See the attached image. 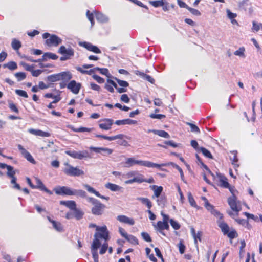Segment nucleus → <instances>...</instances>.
<instances>
[{
	"instance_id": "nucleus-51",
	"label": "nucleus",
	"mask_w": 262,
	"mask_h": 262,
	"mask_svg": "<svg viewBox=\"0 0 262 262\" xmlns=\"http://www.w3.org/2000/svg\"><path fill=\"white\" fill-rule=\"evenodd\" d=\"M15 76L17 78L18 81L25 79L26 77V75L24 72H17L15 74Z\"/></svg>"
},
{
	"instance_id": "nucleus-61",
	"label": "nucleus",
	"mask_w": 262,
	"mask_h": 262,
	"mask_svg": "<svg viewBox=\"0 0 262 262\" xmlns=\"http://www.w3.org/2000/svg\"><path fill=\"white\" fill-rule=\"evenodd\" d=\"M149 117L152 119H162L166 118V116L163 114H151L149 115Z\"/></svg>"
},
{
	"instance_id": "nucleus-38",
	"label": "nucleus",
	"mask_w": 262,
	"mask_h": 262,
	"mask_svg": "<svg viewBox=\"0 0 262 262\" xmlns=\"http://www.w3.org/2000/svg\"><path fill=\"white\" fill-rule=\"evenodd\" d=\"M73 195H77L79 196L81 198H86V192L81 189H73L72 190Z\"/></svg>"
},
{
	"instance_id": "nucleus-6",
	"label": "nucleus",
	"mask_w": 262,
	"mask_h": 262,
	"mask_svg": "<svg viewBox=\"0 0 262 262\" xmlns=\"http://www.w3.org/2000/svg\"><path fill=\"white\" fill-rule=\"evenodd\" d=\"M228 203L231 208V209L235 212V215L237 216L238 215V212L241 210L242 208L239 203V202H237V198L234 194H233L232 196L229 197L228 199ZM228 214L230 216L234 218V214L232 212H229Z\"/></svg>"
},
{
	"instance_id": "nucleus-53",
	"label": "nucleus",
	"mask_w": 262,
	"mask_h": 262,
	"mask_svg": "<svg viewBox=\"0 0 262 262\" xmlns=\"http://www.w3.org/2000/svg\"><path fill=\"white\" fill-rule=\"evenodd\" d=\"M231 153L233 155V157H230V160L232 161V164L233 165H236V163L238 162L237 151H232L231 152Z\"/></svg>"
},
{
	"instance_id": "nucleus-13",
	"label": "nucleus",
	"mask_w": 262,
	"mask_h": 262,
	"mask_svg": "<svg viewBox=\"0 0 262 262\" xmlns=\"http://www.w3.org/2000/svg\"><path fill=\"white\" fill-rule=\"evenodd\" d=\"M99 127L100 129L108 130L112 128L114 120L111 118H104L100 120Z\"/></svg>"
},
{
	"instance_id": "nucleus-30",
	"label": "nucleus",
	"mask_w": 262,
	"mask_h": 262,
	"mask_svg": "<svg viewBox=\"0 0 262 262\" xmlns=\"http://www.w3.org/2000/svg\"><path fill=\"white\" fill-rule=\"evenodd\" d=\"M68 127L75 132H91L93 130V128H87L84 127L76 128L72 125H69Z\"/></svg>"
},
{
	"instance_id": "nucleus-11",
	"label": "nucleus",
	"mask_w": 262,
	"mask_h": 262,
	"mask_svg": "<svg viewBox=\"0 0 262 262\" xmlns=\"http://www.w3.org/2000/svg\"><path fill=\"white\" fill-rule=\"evenodd\" d=\"M55 193L57 195H73V189L67 186H58L53 189Z\"/></svg>"
},
{
	"instance_id": "nucleus-47",
	"label": "nucleus",
	"mask_w": 262,
	"mask_h": 262,
	"mask_svg": "<svg viewBox=\"0 0 262 262\" xmlns=\"http://www.w3.org/2000/svg\"><path fill=\"white\" fill-rule=\"evenodd\" d=\"M86 14L88 19L91 22V26H93L95 24L94 13L91 12L89 10H87Z\"/></svg>"
},
{
	"instance_id": "nucleus-33",
	"label": "nucleus",
	"mask_w": 262,
	"mask_h": 262,
	"mask_svg": "<svg viewBox=\"0 0 262 262\" xmlns=\"http://www.w3.org/2000/svg\"><path fill=\"white\" fill-rule=\"evenodd\" d=\"M73 211L74 217H75L77 220H80L82 218L84 215V212L80 209L76 207L73 210Z\"/></svg>"
},
{
	"instance_id": "nucleus-34",
	"label": "nucleus",
	"mask_w": 262,
	"mask_h": 262,
	"mask_svg": "<svg viewBox=\"0 0 262 262\" xmlns=\"http://www.w3.org/2000/svg\"><path fill=\"white\" fill-rule=\"evenodd\" d=\"M166 164L167 165L166 166L171 165L173 167L176 168L179 171V172L180 173V176H181V180L183 182H184L185 183H186V181H185L184 175V173H183V170L179 165H178L177 164H175L174 163H172V162H170V163H167Z\"/></svg>"
},
{
	"instance_id": "nucleus-20",
	"label": "nucleus",
	"mask_w": 262,
	"mask_h": 262,
	"mask_svg": "<svg viewBox=\"0 0 262 262\" xmlns=\"http://www.w3.org/2000/svg\"><path fill=\"white\" fill-rule=\"evenodd\" d=\"M84 187L87 190V191L91 193L94 194L96 196L101 198L102 199H105L106 200H108L109 199L108 196H105L103 195H101L100 193L98 191H97L94 188L92 187L91 186H90L88 184H84L83 185Z\"/></svg>"
},
{
	"instance_id": "nucleus-5",
	"label": "nucleus",
	"mask_w": 262,
	"mask_h": 262,
	"mask_svg": "<svg viewBox=\"0 0 262 262\" xmlns=\"http://www.w3.org/2000/svg\"><path fill=\"white\" fill-rule=\"evenodd\" d=\"M218 225L223 234L227 235L231 241L238 237V235L236 231L232 228L230 230L229 226L224 221L219 222Z\"/></svg>"
},
{
	"instance_id": "nucleus-12",
	"label": "nucleus",
	"mask_w": 262,
	"mask_h": 262,
	"mask_svg": "<svg viewBox=\"0 0 262 262\" xmlns=\"http://www.w3.org/2000/svg\"><path fill=\"white\" fill-rule=\"evenodd\" d=\"M217 181L220 183L219 186L223 188H228L232 193V191L230 185L228 182L227 178L223 174L220 173H216Z\"/></svg>"
},
{
	"instance_id": "nucleus-63",
	"label": "nucleus",
	"mask_w": 262,
	"mask_h": 262,
	"mask_svg": "<svg viewBox=\"0 0 262 262\" xmlns=\"http://www.w3.org/2000/svg\"><path fill=\"white\" fill-rule=\"evenodd\" d=\"M210 212L212 214L219 218L220 220H222L223 218V215L215 209H214Z\"/></svg>"
},
{
	"instance_id": "nucleus-18",
	"label": "nucleus",
	"mask_w": 262,
	"mask_h": 262,
	"mask_svg": "<svg viewBox=\"0 0 262 262\" xmlns=\"http://www.w3.org/2000/svg\"><path fill=\"white\" fill-rule=\"evenodd\" d=\"M58 53L62 55H66V56L69 57L70 58L73 56L74 54L73 49L71 48L67 49L64 46H61L59 48Z\"/></svg>"
},
{
	"instance_id": "nucleus-45",
	"label": "nucleus",
	"mask_w": 262,
	"mask_h": 262,
	"mask_svg": "<svg viewBox=\"0 0 262 262\" xmlns=\"http://www.w3.org/2000/svg\"><path fill=\"white\" fill-rule=\"evenodd\" d=\"M196 158L199 161L200 164L203 167V168L208 172L209 173H210L213 177H214V174L211 172V171L210 170V169L208 167V166L205 164L201 160V159L199 158V156L196 155Z\"/></svg>"
},
{
	"instance_id": "nucleus-23",
	"label": "nucleus",
	"mask_w": 262,
	"mask_h": 262,
	"mask_svg": "<svg viewBox=\"0 0 262 262\" xmlns=\"http://www.w3.org/2000/svg\"><path fill=\"white\" fill-rule=\"evenodd\" d=\"M157 226L160 232L163 235H165V233L162 231L165 229L168 230L169 229V226L168 223L163 222L159 221L157 223Z\"/></svg>"
},
{
	"instance_id": "nucleus-25",
	"label": "nucleus",
	"mask_w": 262,
	"mask_h": 262,
	"mask_svg": "<svg viewBox=\"0 0 262 262\" xmlns=\"http://www.w3.org/2000/svg\"><path fill=\"white\" fill-rule=\"evenodd\" d=\"M150 187L154 192V194L152 196V198L154 199L155 197L159 198L163 191V187L161 186H158L157 185H152L150 186Z\"/></svg>"
},
{
	"instance_id": "nucleus-46",
	"label": "nucleus",
	"mask_w": 262,
	"mask_h": 262,
	"mask_svg": "<svg viewBox=\"0 0 262 262\" xmlns=\"http://www.w3.org/2000/svg\"><path fill=\"white\" fill-rule=\"evenodd\" d=\"M202 199L205 201V207L207 210L211 212L214 209V206L209 203L208 200L205 197H202Z\"/></svg>"
},
{
	"instance_id": "nucleus-37",
	"label": "nucleus",
	"mask_w": 262,
	"mask_h": 262,
	"mask_svg": "<svg viewBox=\"0 0 262 262\" xmlns=\"http://www.w3.org/2000/svg\"><path fill=\"white\" fill-rule=\"evenodd\" d=\"M105 186L106 188L109 189L112 191H119L121 188L119 186L111 183L106 184Z\"/></svg>"
},
{
	"instance_id": "nucleus-64",
	"label": "nucleus",
	"mask_w": 262,
	"mask_h": 262,
	"mask_svg": "<svg viewBox=\"0 0 262 262\" xmlns=\"http://www.w3.org/2000/svg\"><path fill=\"white\" fill-rule=\"evenodd\" d=\"M188 11H189V12L193 15H195V16H200L201 15V13L200 12L197 10V9H194V8H192L191 7H189V8H188V9H187Z\"/></svg>"
},
{
	"instance_id": "nucleus-36",
	"label": "nucleus",
	"mask_w": 262,
	"mask_h": 262,
	"mask_svg": "<svg viewBox=\"0 0 262 262\" xmlns=\"http://www.w3.org/2000/svg\"><path fill=\"white\" fill-rule=\"evenodd\" d=\"M155 134L158 135L160 137H163L165 138H169L170 137L169 135L167 132L163 130H151Z\"/></svg>"
},
{
	"instance_id": "nucleus-28",
	"label": "nucleus",
	"mask_w": 262,
	"mask_h": 262,
	"mask_svg": "<svg viewBox=\"0 0 262 262\" xmlns=\"http://www.w3.org/2000/svg\"><path fill=\"white\" fill-rule=\"evenodd\" d=\"M137 123V121L133 120L130 119H125L123 120H118L115 122V124L117 125H125V124H135Z\"/></svg>"
},
{
	"instance_id": "nucleus-54",
	"label": "nucleus",
	"mask_w": 262,
	"mask_h": 262,
	"mask_svg": "<svg viewBox=\"0 0 262 262\" xmlns=\"http://www.w3.org/2000/svg\"><path fill=\"white\" fill-rule=\"evenodd\" d=\"M9 107L12 112L16 113H19V110L17 106L12 101L9 102Z\"/></svg>"
},
{
	"instance_id": "nucleus-56",
	"label": "nucleus",
	"mask_w": 262,
	"mask_h": 262,
	"mask_svg": "<svg viewBox=\"0 0 262 262\" xmlns=\"http://www.w3.org/2000/svg\"><path fill=\"white\" fill-rule=\"evenodd\" d=\"M95 137L97 138H102L108 141H112L115 140V136H107L103 135L96 134Z\"/></svg>"
},
{
	"instance_id": "nucleus-2",
	"label": "nucleus",
	"mask_w": 262,
	"mask_h": 262,
	"mask_svg": "<svg viewBox=\"0 0 262 262\" xmlns=\"http://www.w3.org/2000/svg\"><path fill=\"white\" fill-rule=\"evenodd\" d=\"M86 199L88 202L93 205L91 209L92 214L95 215H101L103 213L104 210L106 207L104 204L93 197L89 196L86 198Z\"/></svg>"
},
{
	"instance_id": "nucleus-42",
	"label": "nucleus",
	"mask_w": 262,
	"mask_h": 262,
	"mask_svg": "<svg viewBox=\"0 0 262 262\" xmlns=\"http://www.w3.org/2000/svg\"><path fill=\"white\" fill-rule=\"evenodd\" d=\"M11 46L14 50H18L21 47V43L19 40L16 39H13L11 43Z\"/></svg>"
},
{
	"instance_id": "nucleus-15",
	"label": "nucleus",
	"mask_w": 262,
	"mask_h": 262,
	"mask_svg": "<svg viewBox=\"0 0 262 262\" xmlns=\"http://www.w3.org/2000/svg\"><path fill=\"white\" fill-rule=\"evenodd\" d=\"M80 45L85 48L88 51L94 52L95 53L100 54L101 53V50L98 47L92 45L90 42L84 41L81 42Z\"/></svg>"
},
{
	"instance_id": "nucleus-62",
	"label": "nucleus",
	"mask_w": 262,
	"mask_h": 262,
	"mask_svg": "<svg viewBox=\"0 0 262 262\" xmlns=\"http://www.w3.org/2000/svg\"><path fill=\"white\" fill-rule=\"evenodd\" d=\"M141 236L144 240L147 242H151V238L149 235V234L145 232H143L141 233Z\"/></svg>"
},
{
	"instance_id": "nucleus-49",
	"label": "nucleus",
	"mask_w": 262,
	"mask_h": 262,
	"mask_svg": "<svg viewBox=\"0 0 262 262\" xmlns=\"http://www.w3.org/2000/svg\"><path fill=\"white\" fill-rule=\"evenodd\" d=\"M43 57H46L47 58L52 59L53 60H56L58 59V56L55 54L47 52L43 54Z\"/></svg>"
},
{
	"instance_id": "nucleus-59",
	"label": "nucleus",
	"mask_w": 262,
	"mask_h": 262,
	"mask_svg": "<svg viewBox=\"0 0 262 262\" xmlns=\"http://www.w3.org/2000/svg\"><path fill=\"white\" fill-rule=\"evenodd\" d=\"M15 93L19 95V96L23 97L24 98H28V95L27 92L25 91L17 89L15 90Z\"/></svg>"
},
{
	"instance_id": "nucleus-58",
	"label": "nucleus",
	"mask_w": 262,
	"mask_h": 262,
	"mask_svg": "<svg viewBox=\"0 0 262 262\" xmlns=\"http://www.w3.org/2000/svg\"><path fill=\"white\" fill-rule=\"evenodd\" d=\"M115 79L116 80L118 84L122 87L127 88L129 86V83L126 81L122 80L117 78H115Z\"/></svg>"
},
{
	"instance_id": "nucleus-9",
	"label": "nucleus",
	"mask_w": 262,
	"mask_h": 262,
	"mask_svg": "<svg viewBox=\"0 0 262 262\" xmlns=\"http://www.w3.org/2000/svg\"><path fill=\"white\" fill-rule=\"evenodd\" d=\"M66 154L74 159L81 160L83 158L91 157L89 152L87 150L77 151L75 150H66Z\"/></svg>"
},
{
	"instance_id": "nucleus-16",
	"label": "nucleus",
	"mask_w": 262,
	"mask_h": 262,
	"mask_svg": "<svg viewBox=\"0 0 262 262\" xmlns=\"http://www.w3.org/2000/svg\"><path fill=\"white\" fill-rule=\"evenodd\" d=\"M81 86L80 83H77L74 80H71L67 85V88L75 94H77L79 92Z\"/></svg>"
},
{
	"instance_id": "nucleus-14",
	"label": "nucleus",
	"mask_w": 262,
	"mask_h": 262,
	"mask_svg": "<svg viewBox=\"0 0 262 262\" xmlns=\"http://www.w3.org/2000/svg\"><path fill=\"white\" fill-rule=\"evenodd\" d=\"M101 246V243L100 241L98 240L97 238L94 239L92 246V253L93 257L94 258V262L98 261V254L97 253V249Z\"/></svg>"
},
{
	"instance_id": "nucleus-17",
	"label": "nucleus",
	"mask_w": 262,
	"mask_h": 262,
	"mask_svg": "<svg viewBox=\"0 0 262 262\" xmlns=\"http://www.w3.org/2000/svg\"><path fill=\"white\" fill-rule=\"evenodd\" d=\"M18 148L20 151L21 154L30 163L32 164H35L36 161L33 158L30 152H29L26 149H25L23 146L19 144L18 145Z\"/></svg>"
},
{
	"instance_id": "nucleus-22",
	"label": "nucleus",
	"mask_w": 262,
	"mask_h": 262,
	"mask_svg": "<svg viewBox=\"0 0 262 262\" xmlns=\"http://www.w3.org/2000/svg\"><path fill=\"white\" fill-rule=\"evenodd\" d=\"M117 219L120 222L127 224L129 225H133L135 224V221L133 219L128 217L124 215H118Z\"/></svg>"
},
{
	"instance_id": "nucleus-57",
	"label": "nucleus",
	"mask_w": 262,
	"mask_h": 262,
	"mask_svg": "<svg viewBox=\"0 0 262 262\" xmlns=\"http://www.w3.org/2000/svg\"><path fill=\"white\" fill-rule=\"evenodd\" d=\"M137 176L134 177V179L135 180V182H137L138 183H141L142 182H144L145 178H144V176L140 174L138 172L137 174Z\"/></svg>"
},
{
	"instance_id": "nucleus-41",
	"label": "nucleus",
	"mask_w": 262,
	"mask_h": 262,
	"mask_svg": "<svg viewBox=\"0 0 262 262\" xmlns=\"http://www.w3.org/2000/svg\"><path fill=\"white\" fill-rule=\"evenodd\" d=\"M188 199L190 204L192 207L199 209V206H198L195 201L193 198V196L191 193H189L188 194Z\"/></svg>"
},
{
	"instance_id": "nucleus-26",
	"label": "nucleus",
	"mask_w": 262,
	"mask_h": 262,
	"mask_svg": "<svg viewBox=\"0 0 262 262\" xmlns=\"http://www.w3.org/2000/svg\"><path fill=\"white\" fill-rule=\"evenodd\" d=\"M60 204L64 205L71 210H73L76 207V204L74 201H60Z\"/></svg>"
},
{
	"instance_id": "nucleus-43",
	"label": "nucleus",
	"mask_w": 262,
	"mask_h": 262,
	"mask_svg": "<svg viewBox=\"0 0 262 262\" xmlns=\"http://www.w3.org/2000/svg\"><path fill=\"white\" fill-rule=\"evenodd\" d=\"M90 149L96 153H101L102 150H105L106 152H109L111 150L106 149L105 147H90Z\"/></svg>"
},
{
	"instance_id": "nucleus-40",
	"label": "nucleus",
	"mask_w": 262,
	"mask_h": 262,
	"mask_svg": "<svg viewBox=\"0 0 262 262\" xmlns=\"http://www.w3.org/2000/svg\"><path fill=\"white\" fill-rule=\"evenodd\" d=\"M125 239L129 242L130 244L134 245H137L139 244V242L138 239L132 235H128L127 237L125 238Z\"/></svg>"
},
{
	"instance_id": "nucleus-52",
	"label": "nucleus",
	"mask_w": 262,
	"mask_h": 262,
	"mask_svg": "<svg viewBox=\"0 0 262 262\" xmlns=\"http://www.w3.org/2000/svg\"><path fill=\"white\" fill-rule=\"evenodd\" d=\"M169 222L170 223L171 226L174 229L178 230L180 228V225L178 222L174 221L173 219H170L169 220Z\"/></svg>"
},
{
	"instance_id": "nucleus-21",
	"label": "nucleus",
	"mask_w": 262,
	"mask_h": 262,
	"mask_svg": "<svg viewBox=\"0 0 262 262\" xmlns=\"http://www.w3.org/2000/svg\"><path fill=\"white\" fill-rule=\"evenodd\" d=\"M28 132L30 134L37 136L48 137L51 136L50 133L42 131L40 129H35L33 128H30L28 130Z\"/></svg>"
},
{
	"instance_id": "nucleus-35",
	"label": "nucleus",
	"mask_w": 262,
	"mask_h": 262,
	"mask_svg": "<svg viewBox=\"0 0 262 262\" xmlns=\"http://www.w3.org/2000/svg\"><path fill=\"white\" fill-rule=\"evenodd\" d=\"M47 80L50 82H55L60 80V75L59 73L54 74L47 76Z\"/></svg>"
},
{
	"instance_id": "nucleus-50",
	"label": "nucleus",
	"mask_w": 262,
	"mask_h": 262,
	"mask_svg": "<svg viewBox=\"0 0 262 262\" xmlns=\"http://www.w3.org/2000/svg\"><path fill=\"white\" fill-rule=\"evenodd\" d=\"M157 202L159 206L164 205L166 202V198L165 196H160L157 198Z\"/></svg>"
},
{
	"instance_id": "nucleus-3",
	"label": "nucleus",
	"mask_w": 262,
	"mask_h": 262,
	"mask_svg": "<svg viewBox=\"0 0 262 262\" xmlns=\"http://www.w3.org/2000/svg\"><path fill=\"white\" fill-rule=\"evenodd\" d=\"M0 168L2 169L7 168V172L6 174L8 177L11 179V183L13 184V188L18 190H20V186L16 182L17 178L15 177L16 172L14 170L13 167L8 165L5 163H0Z\"/></svg>"
},
{
	"instance_id": "nucleus-1",
	"label": "nucleus",
	"mask_w": 262,
	"mask_h": 262,
	"mask_svg": "<svg viewBox=\"0 0 262 262\" xmlns=\"http://www.w3.org/2000/svg\"><path fill=\"white\" fill-rule=\"evenodd\" d=\"M125 164L127 165L128 167L132 166L135 164H138L147 167H156L158 168H160L161 166H166L167 165L166 164H156L148 161L137 160L134 158H128L126 159Z\"/></svg>"
},
{
	"instance_id": "nucleus-19",
	"label": "nucleus",
	"mask_w": 262,
	"mask_h": 262,
	"mask_svg": "<svg viewBox=\"0 0 262 262\" xmlns=\"http://www.w3.org/2000/svg\"><path fill=\"white\" fill-rule=\"evenodd\" d=\"M135 74L143 78L144 80L149 82L151 84H154L155 82L154 78L149 75L138 70L135 71Z\"/></svg>"
},
{
	"instance_id": "nucleus-39",
	"label": "nucleus",
	"mask_w": 262,
	"mask_h": 262,
	"mask_svg": "<svg viewBox=\"0 0 262 262\" xmlns=\"http://www.w3.org/2000/svg\"><path fill=\"white\" fill-rule=\"evenodd\" d=\"M4 68H7L10 70H14L17 68V63L14 61H10L7 63L3 64Z\"/></svg>"
},
{
	"instance_id": "nucleus-60",
	"label": "nucleus",
	"mask_w": 262,
	"mask_h": 262,
	"mask_svg": "<svg viewBox=\"0 0 262 262\" xmlns=\"http://www.w3.org/2000/svg\"><path fill=\"white\" fill-rule=\"evenodd\" d=\"M150 3L155 7H158L164 5V2L163 0L150 1Z\"/></svg>"
},
{
	"instance_id": "nucleus-4",
	"label": "nucleus",
	"mask_w": 262,
	"mask_h": 262,
	"mask_svg": "<svg viewBox=\"0 0 262 262\" xmlns=\"http://www.w3.org/2000/svg\"><path fill=\"white\" fill-rule=\"evenodd\" d=\"M89 227L96 228L97 232L94 234V239L97 238L99 241L100 239H103L105 241H107L109 239V232L106 226L99 227L95 224H91Z\"/></svg>"
},
{
	"instance_id": "nucleus-7",
	"label": "nucleus",
	"mask_w": 262,
	"mask_h": 262,
	"mask_svg": "<svg viewBox=\"0 0 262 262\" xmlns=\"http://www.w3.org/2000/svg\"><path fill=\"white\" fill-rule=\"evenodd\" d=\"M43 39H46V44L49 47L58 46L62 42V40L56 35H50L49 33H44L42 34Z\"/></svg>"
},
{
	"instance_id": "nucleus-55",
	"label": "nucleus",
	"mask_w": 262,
	"mask_h": 262,
	"mask_svg": "<svg viewBox=\"0 0 262 262\" xmlns=\"http://www.w3.org/2000/svg\"><path fill=\"white\" fill-rule=\"evenodd\" d=\"M187 124L190 127L191 131L192 132L196 133H200L199 128L196 125L191 123H187Z\"/></svg>"
},
{
	"instance_id": "nucleus-31",
	"label": "nucleus",
	"mask_w": 262,
	"mask_h": 262,
	"mask_svg": "<svg viewBox=\"0 0 262 262\" xmlns=\"http://www.w3.org/2000/svg\"><path fill=\"white\" fill-rule=\"evenodd\" d=\"M94 13L95 14V18L97 21H98L100 23H104V22H106L107 21V18L102 13H101L99 12H98V11H95L94 12Z\"/></svg>"
},
{
	"instance_id": "nucleus-48",
	"label": "nucleus",
	"mask_w": 262,
	"mask_h": 262,
	"mask_svg": "<svg viewBox=\"0 0 262 262\" xmlns=\"http://www.w3.org/2000/svg\"><path fill=\"white\" fill-rule=\"evenodd\" d=\"M200 150L202 152V154L207 158L209 159H212L213 157L211 152L206 148L204 147H201Z\"/></svg>"
},
{
	"instance_id": "nucleus-44",
	"label": "nucleus",
	"mask_w": 262,
	"mask_h": 262,
	"mask_svg": "<svg viewBox=\"0 0 262 262\" xmlns=\"http://www.w3.org/2000/svg\"><path fill=\"white\" fill-rule=\"evenodd\" d=\"M196 158L199 161L200 164L203 167V168L208 172L209 173H210L213 177H214V174L211 172V171L210 170V169L208 167V166L205 164L201 160V159L199 158V156L196 155Z\"/></svg>"
},
{
	"instance_id": "nucleus-24",
	"label": "nucleus",
	"mask_w": 262,
	"mask_h": 262,
	"mask_svg": "<svg viewBox=\"0 0 262 262\" xmlns=\"http://www.w3.org/2000/svg\"><path fill=\"white\" fill-rule=\"evenodd\" d=\"M36 185H35L36 188L40 189L41 191H43L49 194H52V192L47 189L41 181L39 179H36Z\"/></svg>"
},
{
	"instance_id": "nucleus-32",
	"label": "nucleus",
	"mask_w": 262,
	"mask_h": 262,
	"mask_svg": "<svg viewBox=\"0 0 262 262\" xmlns=\"http://www.w3.org/2000/svg\"><path fill=\"white\" fill-rule=\"evenodd\" d=\"M137 200L140 201L143 204L145 205L148 209H151L152 205L151 202L148 198L140 197L137 198Z\"/></svg>"
},
{
	"instance_id": "nucleus-8",
	"label": "nucleus",
	"mask_w": 262,
	"mask_h": 262,
	"mask_svg": "<svg viewBox=\"0 0 262 262\" xmlns=\"http://www.w3.org/2000/svg\"><path fill=\"white\" fill-rule=\"evenodd\" d=\"M67 167L63 169L64 173L67 176L72 177H79L84 174V171L77 167H74L68 163H66Z\"/></svg>"
},
{
	"instance_id": "nucleus-10",
	"label": "nucleus",
	"mask_w": 262,
	"mask_h": 262,
	"mask_svg": "<svg viewBox=\"0 0 262 262\" xmlns=\"http://www.w3.org/2000/svg\"><path fill=\"white\" fill-rule=\"evenodd\" d=\"M76 69L78 71L82 74H86L89 75L91 74L92 73L94 72L95 71H98L101 74L104 75H107V74L108 73V70L106 68H100L97 67L93 69H91L89 71L84 70L82 69V67H77Z\"/></svg>"
},
{
	"instance_id": "nucleus-27",
	"label": "nucleus",
	"mask_w": 262,
	"mask_h": 262,
	"mask_svg": "<svg viewBox=\"0 0 262 262\" xmlns=\"http://www.w3.org/2000/svg\"><path fill=\"white\" fill-rule=\"evenodd\" d=\"M59 74L60 75V80H62L64 82L69 81L72 78V74L69 71L62 72Z\"/></svg>"
},
{
	"instance_id": "nucleus-29",
	"label": "nucleus",
	"mask_w": 262,
	"mask_h": 262,
	"mask_svg": "<svg viewBox=\"0 0 262 262\" xmlns=\"http://www.w3.org/2000/svg\"><path fill=\"white\" fill-rule=\"evenodd\" d=\"M48 219L50 221V222H51L54 228L56 230L59 232L63 231L62 225L60 222L53 220L50 217H48Z\"/></svg>"
}]
</instances>
